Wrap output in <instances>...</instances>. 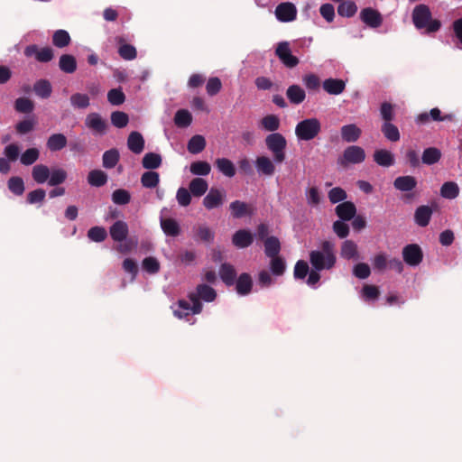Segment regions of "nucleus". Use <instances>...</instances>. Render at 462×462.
<instances>
[{"instance_id": "nucleus-1", "label": "nucleus", "mask_w": 462, "mask_h": 462, "mask_svg": "<svg viewBox=\"0 0 462 462\" xmlns=\"http://www.w3.org/2000/svg\"><path fill=\"white\" fill-rule=\"evenodd\" d=\"M321 250L310 253V263L316 271L330 270L337 262L334 243L325 240L320 245Z\"/></svg>"}, {"instance_id": "nucleus-2", "label": "nucleus", "mask_w": 462, "mask_h": 462, "mask_svg": "<svg viewBox=\"0 0 462 462\" xmlns=\"http://www.w3.org/2000/svg\"><path fill=\"white\" fill-rule=\"evenodd\" d=\"M412 23L418 30L424 29L426 33L438 32L441 27V23L438 19H432L430 7L420 4L414 7L412 11Z\"/></svg>"}, {"instance_id": "nucleus-3", "label": "nucleus", "mask_w": 462, "mask_h": 462, "mask_svg": "<svg viewBox=\"0 0 462 462\" xmlns=\"http://www.w3.org/2000/svg\"><path fill=\"white\" fill-rule=\"evenodd\" d=\"M188 298L192 303V314H199L203 310L200 300L212 302L217 298V291L211 286L201 283L196 287V291L189 292Z\"/></svg>"}, {"instance_id": "nucleus-4", "label": "nucleus", "mask_w": 462, "mask_h": 462, "mask_svg": "<svg viewBox=\"0 0 462 462\" xmlns=\"http://www.w3.org/2000/svg\"><path fill=\"white\" fill-rule=\"evenodd\" d=\"M265 145L273 153L274 162L282 163L286 159L287 141L280 133H272L265 137Z\"/></svg>"}, {"instance_id": "nucleus-5", "label": "nucleus", "mask_w": 462, "mask_h": 462, "mask_svg": "<svg viewBox=\"0 0 462 462\" xmlns=\"http://www.w3.org/2000/svg\"><path fill=\"white\" fill-rule=\"evenodd\" d=\"M321 125L317 118H308L299 122L295 127V134L300 141H310L318 136Z\"/></svg>"}, {"instance_id": "nucleus-6", "label": "nucleus", "mask_w": 462, "mask_h": 462, "mask_svg": "<svg viewBox=\"0 0 462 462\" xmlns=\"http://www.w3.org/2000/svg\"><path fill=\"white\" fill-rule=\"evenodd\" d=\"M365 150L357 145L346 147L343 154L337 159V164L343 168H346L349 164H358L365 161Z\"/></svg>"}, {"instance_id": "nucleus-7", "label": "nucleus", "mask_w": 462, "mask_h": 462, "mask_svg": "<svg viewBox=\"0 0 462 462\" xmlns=\"http://www.w3.org/2000/svg\"><path fill=\"white\" fill-rule=\"evenodd\" d=\"M87 128H88L95 135H105L108 130V124L100 114L93 112L89 113L84 122Z\"/></svg>"}, {"instance_id": "nucleus-8", "label": "nucleus", "mask_w": 462, "mask_h": 462, "mask_svg": "<svg viewBox=\"0 0 462 462\" xmlns=\"http://www.w3.org/2000/svg\"><path fill=\"white\" fill-rule=\"evenodd\" d=\"M275 55L286 68L292 69L300 63L299 59L292 55L288 42H281L277 44Z\"/></svg>"}, {"instance_id": "nucleus-9", "label": "nucleus", "mask_w": 462, "mask_h": 462, "mask_svg": "<svg viewBox=\"0 0 462 462\" xmlns=\"http://www.w3.org/2000/svg\"><path fill=\"white\" fill-rule=\"evenodd\" d=\"M403 261L410 266H417L423 260V252L417 244H410L402 248Z\"/></svg>"}, {"instance_id": "nucleus-10", "label": "nucleus", "mask_w": 462, "mask_h": 462, "mask_svg": "<svg viewBox=\"0 0 462 462\" xmlns=\"http://www.w3.org/2000/svg\"><path fill=\"white\" fill-rule=\"evenodd\" d=\"M226 199V191L224 189L211 188L208 193L203 199V206L208 209H214L223 205Z\"/></svg>"}, {"instance_id": "nucleus-11", "label": "nucleus", "mask_w": 462, "mask_h": 462, "mask_svg": "<svg viewBox=\"0 0 462 462\" xmlns=\"http://www.w3.org/2000/svg\"><path fill=\"white\" fill-rule=\"evenodd\" d=\"M27 57L34 56L39 62H49L53 57V50L51 47L39 48L35 44L29 45L24 50Z\"/></svg>"}, {"instance_id": "nucleus-12", "label": "nucleus", "mask_w": 462, "mask_h": 462, "mask_svg": "<svg viewBox=\"0 0 462 462\" xmlns=\"http://www.w3.org/2000/svg\"><path fill=\"white\" fill-rule=\"evenodd\" d=\"M275 15L281 22H292L297 17V9L292 3H281L275 8Z\"/></svg>"}, {"instance_id": "nucleus-13", "label": "nucleus", "mask_w": 462, "mask_h": 462, "mask_svg": "<svg viewBox=\"0 0 462 462\" xmlns=\"http://www.w3.org/2000/svg\"><path fill=\"white\" fill-rule=\"evenodd\" d=\"M360 19L371 28H378L383 23L382 14L371 7L364 8L360 13Z\"/></svg>"}, {"instance_id": "nucleus-14", "label": "nucleus", "mask_w": 462, "mask_h": 462, "mask_svg": "<svg viewBox=\"0 0 462 462\" xmlns=\"http://www.w3.org/2000/svg\"><path fill=\"white\" fill-rule=\"evenodd\" d=\"M453 119V115L448 114L445 116H441V111L438 107L432 108L429 113L424 112L420 115H418L416 118V122L418 124L426 125L430 120L436 121V122H442V121H451Z\"/></svg>"}, {"instance_id": "nucleus-15", "label": "nucleus", "mask_w": 462, "mask_h": 462, "mask_svg": "<svg viewBox=\"0 0 462 462\" xmlns=\"http://www.w3.org/2000/svg\"><path fill=\"white\" fill-rule=\"evenodd\" d=\"M337 216L343 221H349L356 214V207L352 201L339 203L335 208Z\"/></svg>"}, {"instance_id": "nucleus-16", "label": "nucleus", "mask_w": 462, "mask_h": 462, "mask_svg": "<svg viewBox=\"0 0 462 462\" xmlns=\"http://www.w3.org/2000/svg\"><path fill=\"white\" fill-rule=\"evenodd\" d=\"M109 233L114 241L123 242L128 236V226L125 221L117 220L110 226Z\"/></svg>"}, {"instance_id": "nucleus-17", "label": "nucleus", "mask_w": 462, "mask_h": 462, "mask_svg": "<svg viewBox=\"0 0 462 462\" xmlns=\"http://www.w3.org/2000/svg\"><path fill=\"white\" fill-rule=\"evenodd\" d=\"M255 168L259 174L264 176H273L275 172L273 162L267 156H258L254 162Z\"/></svg>"}, {"instance_id": "nucleus-18", "label": "nucleus", "mask_w": 462, "mask_h": 462, "mask_svg": "<svg viewBox=\"0 0 462 462\" xmlns=\"http://www.w3.org/2000/svg\"><path fill=\"white\" fill-rule=\"evenodd\" d=\"M144 139L141 133L137 131L131 132L127 138L128 149L135 153L140 154L144 149Z\"/></svg>"}, {"instance_id": "nucleus-19", "label": "nucleus", "mask_w": 462, "mask_h": 462, "mask_svg": "<svg viewBox=\"0 0 462 462\" xmlns=\"http://www.w3.org/2000/svg\"><path fill=\"white\" fill-rule=\"evenodd\" d=\"M253 235L245 229L236 231L232 237V243L237 248H246L253 244Z\"/></svg>"}, {"instance_id": "nucleus-20", "label": "nucleus", "mask_w": 462, "mask_h": 462, "mask_svg": "<svg viewBox=\"0 0 462 462\" xmlns=\"http://www.w3.org/2000/svg\"><path fill=\"white\" fill-rule=\"evenodd\" d=\"M417 186V180L411 175L397 177L393 181V187L400 191L408 192Z\"/></svg>"}, {"instance_id": "nucleus-21", "label": "nucleus", "mask_w": 462, "mask_h": 462, "mask_svg": "<svg viewBox=\"0 0 462 462\" xmlns=\"http://www.w3.org/2000/svg\"><path fill=\"white\" fill-rule=\"evenodd\" d=\"M342 139L346 143L356 142L362 134L361 129L355 124L343 125L340 130Z\"/></svg>"}, {"instance_id": "nucleus-22", "label": "nucleus", "mask_w": 462, "mask_h": 462, "mask_svg": "<svg viewBox=\"0 0 462 462\" xmlns=\"http://www.w3.org/2000/svg\"><path fill=\"white\" fill-rule=\"evenodd\" d=\"M432 209L429 206H420L416 208L414 213L415 223L421 227L427 226L432 216Z\"/></svg>"}, {"instance_id": "nucleus-23", "label": "nucleus", "mask_w": 462, "mask_h": 462, "mask_svg": "<svg viewBox=\"0 0 462 462\" xmlns=\"http://www.w3.org/2000/svg\"><path fill=\"white\" fill-rule=\"evenodd\" d=\"M322 87L330 95H339L345 90L346 83L342 79L330 78L323 81Z\"/></svg>"}, {"instance_id": "nucleus-24", "label": "nucleus", "mask_w": 462, "mask_h": 462, "mask_svg": "<svg viewBox=\"0 0 462 462\" xmlns=\"http://www.w3.org/2000/svg\"><path fill=\"white\" fill-rule=\"evenodd\" d=\"M160 224L162 231L168 236H178L180 234L179 223L171 217H161Z\"/></svg>"}, {"instance_id": "nucleus-25", "label": "nucleus", "mask_w": 462, "mask_h": 462, "mask_svg": "<svg viewBox=\"0 0 462 462\" xmlns=\"http://www.w3.org/2000/svg\"><path fill=\"white\" fill-rule=\"evenodd\" d=\"M286 96L289 101L293 105H300L306 98L305 90L296 84H293L287 88Z\"/></svg>"}, {"instance_id": "nucleus-26", "label": "nucleus", "mask_w": 462, "mask_h": 462, "mask_svg": "<svg viewBox=\"0 0 462 462\" xmlns=\"http://www.w3.org/2000/svg\"><path fill=\"white\" fill-rule=\"evenodd\" d=\"M116 41L120 45L118 48V53L122 59L125 60H132L136 58V49L133 45L125 43V40L121 36H117Z\"/></svg>"}, {"instance_id": "nucleus-27", "label": "nucleus", "mask_w": 462, "mask_h": 462, "mask_svg": "<svg viewBox=\"0 0 462 462\" xmlns=\"http://www.w3.org/2000/svg\"><path fill=\"white\" fill-rule=\"evenodd\" d=\"M219 275L226 286H232L236 282V272L230 263H222L219 269Z\"/></svg>"}, {"instance_id": "nucleus-28", "label": "nucleus", "mask_w": 462, "mask_h": 462, "mask_svg": "<svg viewBox=\"0 0 462 462\" xmlns=\"http://www.w3.org/2000/svg\"><path fill=\"white\" fill-rule=\"evenodd\" d=\"M68 140L63 134H52L47 140L46 146L51 152H58L67 146Z\"/></svg>"}, {"instance_id": "nucleus-29", "label": "nucleus", "mask_w": 462, "mask_h": 462, "mask_svg": "<svg viewBox=\"0 0 462 462\" xmlns=\"http://www.w3.org/2000/svg\"><path fill=\"white\" fill-rule=\"evenodd\" d=\"M374 161L382 167H390L394 164V156L388 150L379 149L374 152Z\"/></svg>"}, {"instance_id": "nucleus-30", "label": "nucleus", "mask_w": 462, "mask_h": 462, "mask_svg": "<svg viewBox=\"0 0 462 462\" xmlns=\"http://www.w3.org/2000/svg\"><path fill=\"white\" fill-rule=\"evenodd\" d=\"M253 287V281L250 274L242 273L236 282V290L240 295H247L251 292Z\"/></svg>"}, {"instance_id": "nucleus-31", "label": "nucleus", "mask_w": 462, "mask_h": 462, "mask_svg": "<svg viewBox=\"0 0 462 462\" xmlns=\"http://www.w3.org/2000/svg\"><path fill=\"white\" fill-rule=\"evenodd\" d=\"M50 174L51 170L45 164H36L32 169V180L38 184L46 182L50 177Z\"/></svg>"}, {"instance_id": "nucleus-32", "label": "nucleus", "mask_w": 462, "mask_h": 462, "mask_svg": "<svg viewBox=\"0 0 462 462\" xmlns=\"http://www.w3.org/2000/svg\"><path fill=\"white\" fill-rule=\"evenodd\" d=\"M107 174L101 170H92L88 174V182L92 187H102L107 182Z\"/></svg>"}, {"instance_id": "nucleus-33", "label": "nucleus", "mask_w": 462, "mask_h": 462, "mask_svg": "<svg viewBox=\"0 0 462 462\" xmlns=\"http://www.w3.org/2000/svg\"><path fill=\"white\" fill-rule=\"evenodd\" d=\"M340 255L346 260L357 259L358 251L356 244L352 240H346L341 245Z\"/></svg>"}, {"instance_id": "nucleus-34", "label": "nucleus", "mask_w": 462, "mask_h": 462, "mask_svg": "<svg viewBox=\"0 0 462 462\" xmlns=\"http://www.w3.org/2000/svg\"><path fill=\"white\" fill-rule=\"evenodd\" d=\"M215 166L222 174L228 178L236 175V167L229 159L218 158L215 162Z\"/></svg>"}, {"instance_id": "nucleus-35", "label": "nucleus", "mask_w": 462, "mask_h": 462, "mask_svg": "<svg viewBox=\"0 0 462 462\" xmlns=\"http://www.w3.org/2000/svg\"><path fill=\"white\" fill-rule=\"evenodd\" d=\"M59 67L61 71L71 74L77 69V60L73 55L62 54L59 60Z\"/></svg>"}, {"instance_id": "nucleus-36", "label": "nucleus", "mask_w": 462, "mask_h": 462, "mask_svg": "<svg viewBox=\"0 0 462 462\" xmlns=\"http://www.w3.org/2000/svg\"><path fill=\"white\" fill-rule=\"evenodd\" d=\"M120 159V154L117 149L112 148L106 151L102 156L103 167L106 169H113L116 166Z\"/></svg>"}, {"instance_id": "nucleus-37", "label": "nucleus", "mask_w": 462, "mask_h": 462, "mask_svg": "<svg viewBox=\"0 0 462 462\" xmlns=\"http://www.w3.org/2000/svg\"><path fill=\"white\" fill-rule=\"evenodd\" d=\"M208 189L207 180L202 178H195L189 184V189L194 197H201Z\"/></svg>"}, {"instance_id": "nucleus-38", "label": "nucleus", "mask_w": 462, "mask_h": 462, "mask_svg": "<svg viewBox=\"0 0 462 462\" xmlns=\"http://www.w3.org/2000/svg\"><path fill=\"white\" fill-rule=\"evenodd\" d=\"M459 194V187L455 181H446L440 188V196L447 199H454Z\"/></svg>"}, {"instance_id": "nucleus-39", "label": "nucleus", "mask_w": 462, "mask_h": 462, "mask_svg": "<svg viewBox=\"0 0 462 462\" xmlns=\"http://www.w3.org/2000/svg\"><path fill=\"white\" fill-rule=\"evenodd\" d=\"M441 158V152L436 147L426 148L421 156V162L427 165L437 163Z\"/></svg>"}, {"instance_id": "nucleus-40", "label": "nucleus", "mask_w": 462, "mask_h": 462, "mask_svg": "<svg viewBox=\"0 0 462 462\" xmlns=\"http://www.w3.org/2000/svg\"><path fill=\"white\" fill-rule=\"evenodd\" d=\"M143 167L146 170L158 169L162 165V156L155 152H147L142 160Z\"/></svg>"}, {"instance_id": "nucleus-41", "label": "nucleus", "mask_w": 462, "mask_h": 462, "mask_svg": "<svg viewBox=\"0 0 462 462\" xmlns=\"http://www.w3.org/2000/svg\"><path fill=\"white\" fill-rule=\"evenodd\" d=\"M281 251V243L276 236H269L264 240V253L268 257L277 256Z\"/></svg>"}, {"instance_id": "nucleus-42", "label": "nucleus", "mask_w": 462, "mask_h": 462, "mask_svg": "<svg viewBox=\"0 0 462 462\" xmlns=\"http://www.w3.org/2000/svg\"><path fill=\"white\" fill-rule=\"evenodd\" d=\"M383 136L390 142H398L401 138L399 129L392 122L383 123L381 127Z\"/></svg>"}, {"instance_id": "nucleus-43", "label": "nucleus", "mask_w": 462, "mask_h": 462, "mask_svg": "<svg viewBox=\"0 0 462 462\" xmlns=\"http://www.w3.org/2000/svg\"><path fill=\"white\" fill-rule=\"evenodd\" d=\"M206 147V140L200 134L192 136L188 142V151L192 154H198L201 152Z\"/></svg>"}, {"instance_id": "nucleus-44", "label": "nucleus", "mask_w": 462, "mask_h": 462, "mask_svg": "<svg viewBox=\"0 0 462 462\" xmlns=\"http://www.w3.org/2000/svg\"><path fill=\"white\" fill-rule=\"evenodd\" d=\"M33 91L41 98H48L51 94L52 88L48 80L40 79L34 83Z\"/></svg>"}, {"instance_id": "nucleus-45", "label": "nucleus", "mask_w": 462, "mask_h": 462, "mask_svg": "<svg viewBox=\"0 0 462 462\" xmlns=\"http://www.w3.org/2000/svg\"><path fill=\"white\" fill-rule=\"evenodd\" d=\"M71 42V38L69 32L65 30H57L54 32L52 35V43L57 48H64L69 45Z\"/></svg>"}, {"instance_id": "nucleus-46", "label": "nucleus", "mask_w": 462, "mask_h": 462, "mask_svg": "<svg viewBox=\"0 0 462 462\" xmlns=\"http://www.w3.org/2000/svg\"><path fill=\"white\" fill-rule=\"evenodd\" d=\"M230 210L233 217L235 218H241L245 217V215L250 214V209L248 205L245 202L240 201V200H235L233 201L230 206Z\"/></svg>"}, {"instance_id": "nucleus-47", "label": "nucleus", "mask_w": 462, "mask_h": 462, "mask_svg": "<svg viewBox=\"0 0 462 462\" xmlns=\"http://www.w3.org/2000/svg\"><path fill=\"white\" fill-rule=\"evenodd\" d=\"M67 171L61 168L52 169L48 179V184L51 187H57L62 184L67 179Z\"/></svg>"}, {"instance_id": "nucleus-48", "label": "nucleus", "mask_w": 462, "mask_h": 462, "mask_svg": "<svg viewBox=\"0 0 462 462\" xmlns=\"http://www.w3.org/2000/svg\"><path fill=\"white\" fill-rule=\"evenodd\" d=\"M160 182V175L153 171H148L143 173L141 177V183L143 187L147 189L155 188Z\"/></svg>"}, {"instance_id": "nucleus-49", "label": "nucleus", "mask_w": 462, "mask_h": 462, "mask_svg": "<svg viewBox=\"0 0 462 462\" xmlns=\"http://www.w3.org/2000/svg\"><path fill=\"white\" fill-rule=\"evenodd\" d=\"M280 119L275 115H268L261 119V126L271 133H274L280 128Z\"/></svg>"}, {"instance_id": "nucleus-50", "label": "nucleus", "mask_w": 462, "mask_h": 462, "mask_svg": "<svg viewBox=\"0 0 462 462\" xmlns=\"http://www.w3.org/2000/svg\"><path fill=\"white\" fill-rule=\"evenodd\" d=\"M7 188L14 195L22 196L25 189L23 180L18 176L11 177L7 181Z\"/></svg>"}, {"instance_id": "nucleus-51", "label": "nucleus", "mask_w": 462, "mask_h": 462, "mask_svg": "<svg viewBox=\"0 0 462 462\" xmlns=\"http://www.w3.org/2000/svg\"><path fill=\"white\" fill-rule=\"evenodd\" d=\"M14 109L18 113L29 114L34 109V103L28 97H18L14 101Z\"/></svg>"}, {"instance_id": "nucleus-52", "label": "nucleus", "mask_w": 462, "mask_h": 462, "mask_svg": "<svg viewBox=\"0 0 462 462\" xmlns=\"http://www.w3.org/2000/svg\"><path fill=\"white\" fill-rule=\"evenodd\" d=\"M192 122L191 114L185 109H180L176 112L174 116V123L178 127H188Z\"/></svg>"}, {"instance_id": "nucleus-53", "label": "nucleus", "mask_w": 462, "mask_h": 462, "mask_svg": "<svg viewBox=\"0 0 462 462\" xmlns=\"http://www.w3.org/2000/svg\"><path fill=\"white\" fill-rule=\"evenodd\" d=\"M190 172L198 176H207L210 173L211 166L204 161H196L190 164Z\"/></svg>"}, {"instance_id": "nucleus-54", "label": "nucleus", "mask_w": 462, "mask_h": 462, "mask_svg": "<svg viewBox=\"0 0 462 462\" xmlns=\"http://www.w3.org/2000/svg\"><path fill=\"white\" fill-rule=\"evenodd\" d=\"M357 11V6L353 1H343L337 7V14L343 17H352Z\"/></svg>"}, {"instance_id": "nucleus-55", "label": "nucleus", "mask_w": 462, "mask_h": 462, "mask_svg": "<svg viewBox=\"0 0 462 462\" xmlns=\"http://www.w3.org/2000/svg\"><path fill=\"white\" fill-rule=\"evenodd\" d=\"M70 104L74 108L85 109L87 108L90 102L89 97L87 94L82 93H75L70 96L69 98Z\"/></svg>"}, {"instance_id": "nucleus-56", "label": "nucleus", "mask_w": 462, "mask_h": 462, "mask_svg": "<svg viewBox=\"0 0 462 462\" xmlns=\"http://www.w3.org/2000/svg\"><path fill=\"white\" fill-rule=\"evenodd\" d=\"M214 232L207 226L200 225L196 228L195 238L206 243H210L214 240Z\"/></svg>"}, {"instance_id": "nucleus-57", "label": "nucleus", "mask_w": 462, "mask_h": 462, "mask_svg": "<svg viewBox=\"0 0 462 462\" xmlns=\"http://www.w3.org/2000/svg\"><path fill=\"white\" fill-rule=\"evenodd\" d=\"M111 124L117 128H124L129 123V116L126 113L122 111H115L110 116Z\"/></svg>"}, {"instance_id": "nucleus-58", "label": "nucleus", "mask_w": 462, "mask_h": 462, "mask_svg": "<svg viewBox=\"0 0 462 462\" xmlns=\"http://www.w3.org/2000/svg\"><path fill=\"white\" fill-rule=\"evenodd\" d=\"M40 156V152L37 148H29L21 155L20 162L25 166L33 164Z\"/></svg>"}, {"instance_id": "nucleus-59", "label": "nucleus", "mask_w": 462, "mask_h": 462, "mask_svg": "<svg viewBox=\"0 0 462 462\" xmlns=\"http://www.w3.org/2000/svg\"><path fill=\"white\" fill-rule=\"evenodd\" d=\"M88 237L94 242L100 243L106 240L107 233L103 226H93L88 231Z\"/></svg>"}, {"instance_id": "nucleus-60", "label": "nucleus", "mask_w": 462, "mask_h": 462, "mask_svg": "<svg viewBox=\"0 0 462 462\" xmlns=\"http://www.w3.org/2000/svg\"><path fill=\"white\" fill-rule=\"evenodd\" d=\"M112 200L116 205H126L131 200V194L126 189H118L112 193Z\"/></svg>"}, {"instance_id": "nucleus-61", "label": "nucleus", "mask_w": 462, "mask_h": 462, "mask_svg": "<svg viewBox=\"0 0 462 462\" xmlns=\"http://www.w3.org/2000/svg\"><path fill=\"white\" fill-rule=\"evenodd\" d=\"M107 100L114 106H119L125 102V96L121 88H112L107 93Z\"/></svg>"}, {"instance_id": "nucleus-62", "label": "nucleus", "mask_w": 462, "mask_h": 462, "mask_svg": "<svg viewBox=\"0 0 462 462\" xmlns=\"http://www.w3.org/2000/svg\"><path fill=\"white\" fill-rule=\"evenodd\" d=\"M270 258L272 259L270 263V268L273 274L277 276L282 275L285 271V262L283 259L278 255Z\"/></svg>"}, {"instance_id": "nucleus-63", "label": "nucleus", "mask_w": 462, "mask_h": 462, "mask_svg": "<svg viewBox=\"0 0 462 462\" xmlns=\"http://www.w3.org/2000/svg\"><path fill=\"white\" fill-rule=\"evenodd\" d=\"M380 115L383 123L392 122L394 118V107L389 102H383L380 106Z\"/></svg>"}, {"instance_id": "nucleus-64", "label": "nucleus", "mask_w": 462, "mask_h": 462, "mask_svg": "<svg viewBox=\"0 0 462 462\" xmlns=\"http://www.w3.org/2000/svg\"><path fill=\"white\" fill-rule=\"evenodd\" d=\"M380 295L379 288L375 285L365 284L362 289V296L365 300H375Z\"/></svg>"}]
</instances>
